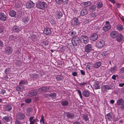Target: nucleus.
I'll list each match as a JSON object with an SVG mask.
<instances>
[{
    "instance_id": "obj_28",
    "label": "nucleus",
    "mask_w": 124,
    "mask_h": 124,
    "mask_svg": "<svg viewBox=\"0 0 124 124\" xmlns=\"http://www.w3.org/2000/svg\"><path fill=\"white\" fill-rule=\"evenodd\" d=\"M116 28L117 30L119 31H121L124 29V28L122 25L121 24L117 25L116 26Z\"/></svg>"
},
{
    "instance_id": "obj_45",
    "label": "nucleus",
    "mask_w": 124,
    "mask_h": 124,
    "mask_svg": "<svg viewBox=\"0 0 124 124\" xmlns=\"http://www.w3.org/2000/svg\"><path fill=\"white\" fill-rule=\"evenodd\" d=\"M27 82L23 80L19 82V84L20 85H23L27 84Z\"/></svg>"
},
{
    "instance_id": "obj_11",
    "label": "nucleus",
    "mask_w": 124,
    "mask_h": 124,
    "mask_svg": "<svg viewBox=\"0 0 124 124\" xmlns=\"http://www.w3.org/2000/svg\"><path fill=\"white\" fill-rule=\"evenodd\" d=\"M72 22V24L74 26L77 25L79 23L78 19L76 18H73Z\"/></svg>"
},
{
    "instance_id": "obj_49",
    "label": "nucleus",
    "mask_w": 124,
    "mask_h": 124,
    "mask_svg": "<svg viewBox=\"0 0 124 124\" xmlns=\"http://www.w3.org/2000/svg\"><path fill=\"white\" fill-rule=\"evenodd\" d=\"M116 69H117L115 68H111L110 69V71L111 72H115Z\"/></svg>"
},
{
    "instance_id": "obj_42",
    "label": "nucleus",
    "mask_w": 124,
    "mask_h": 124,
    "mask_svg": "<svg viewBox=\"0 0 124 124\" xmlns=\"http://www.w3.org/2000/svg\"><path fill=\"white\" fill-rule=\"evenodd\" d=\"M25 101L26 103H29L31 101V99L28 98L25 99Z\"/></svg>"
},
{
    "instance_id": "obj_52",
    "label": "nucleus",
    "mask_w": 124,
    "mask_h": 124,
    "mask_svg": "<svg viewBox=\"0 0 124 124\" xmlns=\"http://www.w3.org/2000/svg\"><path fill=\"white\" fill-rule=\"evenodd\" d=\"M79 84L80 86H81V85L84 86L86 84V82H83L82 83H79Z\"/></svg>"
},
{
    "instance_id": "obj_17",
    "label": "nucleus",
    "mask_w": 124,
    "mask_h": 124,
    "mask_svg": "<svg viewBox=\"0 0 124 124\" xmlns=\"http://www.w3.org/2000/svg\"><path fill=\"white\" fill-rule=\"evenodd\" d=\"M82 94L85 97H87L89 96L90 93L87 90H83L82 92Z\"/></svg>"
},
{
    "instance_id": "obj_31",
    "label": "nucleus",
    "mask_w": 124,
    "mask_h": 124,
    "mask_svg": "<svg viewBox=\"0 0 124 124\" xmlns=\"http://www.w3.org/2000/svg\"><path fill=\"white\" fill-rule=\"evenodd\" d=\"M124 101L122 99H120L117 101V104L118 105H122V104L123 103Z\"/></svg>"
},
{
    "instance_id": "obj_55",
    "label": "nucleus",
    "mask_w": 124,
    "mask_h": 124,
    "mask_svg": "<svg viewBox=\"0 0 124 124\" xmlns=\"http://www.w3.org/2000/svg\"><path fill=\"white\" fill-rule=\"evenodd\" d=\"M116 76L114 75H113L112 77V78L115 80H116Z\"/></svg>"
},
{
    "instance_id": "obj_4",
    "label": "nucleus",
    "mask_w": 124,
    "mask_h": 124,
    "mask_svg": "<svg viewBox=\"0 0 124 124\" xmlns=\"http://www.w3.org/2000/svg\"><path fill=\"white\" fill-rule=\"evenodd\" d=\"M80 42L81 43L85 44L87 43L88 42V38L86 36H82L80 37Z\"/></svg>"
},
{
    "instance_id": "obj_23",
    "label": "nucleus",
    "mask_w": 124,
    "mask_h": 124,
    "mask_svg": "<svg viewBox=\"0 0 124 124\" xmlns=\"http://www.w3.org/2000/svg\"><path fill=\"white\" fill-rule=\"evenodd\" d=\"M66 115L67 117L69 119H72L74 118V115L73 114L69 112L67 113Z\"/></svg>"
},
{
    "instance_id": "obj_14",
    "label": "nucleus",
    "mask_w": 124,
    "mask_h": 124,
    "mask_svg": "<svg viewBox=\"0 0 124 124\" xmlns=\"http://www.w3.org/2000/svg\"><path fill=\"white\" fill-rule=\"evenodd\" d=\"M97 14L95 13H91L88 16L89 19L90 20H92L94 19V18L97 15Z\"/></svg>"
},
{
    "instance_id": "obj_63",
    "label": "nucleus",
    "mask_w": 124,
    "mask_h": 124,
    "mask_svg": "<svg viewBox=\"0 0 124 124\" xmlns=\"http://www.w3.org/2000/svg\"><path fill=\"white\" fill-rule=\"evenodd\" d=\"M110 103L112 104H113L114 102V101L113 100H111L110 101Z\"/></svg>"
},
{
    "instance_id": "obj_62",
    "label": "nucleus",
    "mask_w": 124,
    "mask_h": 124,
    "mask_svg": "<svg viewBox=\"0 0 124 124\" xmlns=\"http://www.w3.org/2000/svg\"><path fill=\"white\" fill-rule=\"evenodd\" d=\"M51 22L52 24H55V22L54 20H53L52 21H51Z\"/></svg>"
},
{
    "instance_id": "obj_48",
    "label": "nucleus",
    "mask_w": 124,
    "mask_h": 124,
    "mask_svg": "<svg viewBox=\"0 0 124 124\" xmlns=\"http://www.w3.org/2000/svg\"><path fill=\"white\" fill-rule=\"evenodd\" d=\"M96 8V7L94 5H93L90 7V10H94Z\"/></svg>"
},
{
    "instance_id": "obj_27",
    "label": "nucleus",
    "mask_w": 124,
    "mask_h": 124,
    "mask_svg": "<svg viewBox=\"0 0 124 124\" xmlns=\"http://www.w3.org/2000/svg\"><path fill=\"white\" fill-rule=\"evenodd\" d=\"M9 14L10 16L12 17L15 16L16 15V12L14 10H11L9 12Z\"/></svg>"
},
{
    "instance_id": "obj_64",
    "label": "nucleus",
    "mask_w": 124,
    "mask_h": 124,
    "mask_svg": "<svg viewBox=\"0 0 124 124\" xmlns=\"http://www.w3.org/2000/svg\"><path fill=\"white\" fill-rule=\"evenodd\" d=\"M121 71L122 72H124V67L122 68L121 69Z\"/></svg>"
},
{
    "instance_id": "obj_19",
    "label": "nucleus",
    "mask_w": 124,
    "mask_h": 124,
    "mask_svg": "<svg viewBox=\"0 0 124 124\" xmlns=\"http://www.w3.org/2000/svg\"><path fill=\"white\" fill-rule=\"evenodd\" d=\"M10 117L8 116L4 117L2 119V120L4 122H7L10 121Z\"/></svg>"
},
{
    "instance_id": "obj_32",
    "label": "nucleus",
    "mask_w": 124,
    "mask_h": 124,
    "mask_svg": "<svg viewBox=\"0 0 124 124\" xmlns=\"http://www.w3.org/2000/svg\"><path fill=\"white\" fill-rule=\"evenodd\" d=\"M103 6V4L101 2H98L96 4V6L98 9L101 8Z\"/></svg>"
},
{
    "instance_id": "obj_40",
    "label": "nucleus",
    "mask_w": 124,
    "mask_h": 124,
    "mask_svg": "<svg viewBox=\"0 0 124 124\" xmlns=\"http://www.w3.org/2000/svg\"><path fill=\"white\" fill-rule=\"evenodd\" d=\"M105 117L106 118L110 120H111V116L110 115V114L109 113L107 114L105 116Z\"/></svg>"
},
{
    "instance_id": "obj_16",
    "label": "nucleus",
    "mask_w": 124,
    "mask_h": 124,
    "mask_svg": "<svg viewBox=\"0 0 124 124\" xmlns=\"http://www.w3.org/2000/svg\"><path fill=\"white\" fill-rule=\"evenodd\" d=\"M94 68V64L92 62L88 63L86 66V68L88 69H92Z\"/></svg>"
},
{
    "instance_id": "obj_41",
    "label": "nucleus",
    "mask_w": 124,
    "mask_h": 124,
    "mask_svg": "<svg viewBox=\"0 0 124 124\" xmlns=\"http://www.w3.org/2000/svg\"><path fill=\"white\" fill-rule=\"evenodd\" d=\"M40 121V122L42 123L43 124H44V117L43 115L41 116V118Z\"/></svg>"
},
{
    "instance_id": "obj_56",
    "label": "nucleus",
    "mask_w": 124,
    "mask_h": 124,
    "mask_svg": "<svg viewBox=\"0 0 124 124\" xmlns=\"http://www.w3.org/2000/svg\"><path fill=\"white\" fill-rule=\"evenodd\" d=\"M108 0L110 1L111 3H112L113 4H114L115 2V0Z\"/></svg>"
},
{
    "instance_id": "obj_36",
    "label": "nucleus",
    "mask_w": 124,
    "mask_h": 124,
    "mask_svg": "<svg viewBox=\"0 0 124 124\" xmlns=\"http://www.w3.org/2000/svg\"><path fill=\"white\" fill-rule=\"evenodd\" d=\"M42 90L43 92H47L48 91L49 88L48 87H41Z\"/></svg>"
},
{
    "instance_id": "obj_46",
    "label": "nucleus",
    "mask_w": 124,
    "mask_h": 124,
    "mask_svg": "<svg viewBox=\"0 0 124 124\" xmlns=\"http://www.w3.org/2000/svg\"><path fill=\"white\" fill-rule=\"evenodd\" d=\"M50 96L52 97V98H54L56 97V94L55 93H51L50 94Z\"/></svg>"
},
{
    "instance_id": "obj_7",
    "label": "nucleus",
    "mask_w": 124,
    "mask_h": 124,
    "mask_svg": "<svg viewBox=\"0 0 124 124\" xmlns=\"http://www.w3.org/2000/svg\"><path fill=\"white\" fill-rule=\"evenodd\" d=\"M119 35L118 32L116 31H111L110 33V36L113 38L117 37Z\"/></svg>"
},
{
    "instance_id": "obj_37",
    "label": "nucleus",
    "mask_w": 124,
    "mask_h": 124,
    "mask_svg": "<svg viewBox=\"0 0 124 124\" xmlns=\"http://www.w3.org/2000/svg\"><path fill=\"white\" fill-rule=\"evenodd\" d=\"M16 37L15 36L13 35H11L9 37V40L12 41H15L16 40Z\"/></svg>"
},
{
    "instance_id": "obj_61",
    "label": "nucleus",
    "mask_w": 124,
    "mask_h": 124,
    "mask_svg": "<svg viewBox=\"0 0 124 124\" xmlns=\"http://www.w3.org/2000/svg\"><path fill=\"white\" fill-rule=\"evenodd\" d=\"M16 124H20V122L19 121L16 120L15 122Z\"/></svg>"
},
{
    "instance_id": "obj_22",
    "label": "nucleus",
    "mask_w": 124,
    "mask_h": 124,
    "mask_svg": "<svg viewBox=\"0 0 124 124\" xmlns=\"http://www.w3.org/2000/svg\"><path fill=\"white\" fill-rule=\"evenodd\" d=\"M118 36L116 39V40L118 42H121L123 39V35L121 34H120L118 35Z\"/></svg>"
},
{
    "instance_id": "obj_44",
    "label": "nucleus",
    "mask_w": 124,
    "mask_h": 124,
    "mask_svg": "<svg viewBox=\"0 0 124 124\" xmlns=\"http://www.w3.org/2000/svg\"><path fill=\"white\" fill-rule=\"evenodd\" d=\"M10 69L9 68H7L5 71V73L6 74H7L9 72V70Z\"/></svg>"
},
{
    "instance_id": "obj_21",
    "label": "nucleus",
    "mask_w": 124,
    "mask_h": 124,
    "mask_svg": "<svg viewBox=\"0 0 124 124\" xmlns=\"http://www.w3.org/2000/svg\"><path fill=\"white\" fill-rule=\"evenodd\" d=\"M94 86V88L95 89H97L100 88V83L98 81H97L95 83Z\"/></svg>"
},
{
    "instance_id": "obj_35",
    "label": "nucleus",
    "mask_w": 124,
    "mask_h": 124,
    "mask_svg": "<svg viewBox=\"0 0 124 124\" xmlns=\"http://www.w3.org/2000/svg\"><path fill=\"white\" fill-rule=\"evenodd\" d=\"M12 109V107L10 105H7L5 107V109L7 111H9Z\"/></svg>"
},
{
    "instance_id": "obj_9",
    "label": "nucleus",
    "mask_w": 124,
    "mask_h": 124,
    "mask_svg": "<svg viewBox=\"0 0 124 124\" xmlns=\"http://www.w3.org/2000/svg\"><path fill=\"white\" fill-rule=\"evenodd\" d=\"M92 46L91 44H88L86 45L85 48V51L87 53L90 52L92 50Z\"/></svg>"
},
{
    "instance_id": "obj_25",
    "label": "nucleus",
    "mask_w": 124,
    "mask_h": 124,
    "mask_svg": "<svg viewBox=\"0 0 124 124\" xmlns=\"http://www.w3.org/2000/svg\"><path fill=\"white\" fill-rule=\"evenodd\" d=\"M13 49L10 46H8L6 48V53L8 55L11 54L12 52Z\"/></svg>"
},
{
    "instance_id": "obj_60",
    "label": "nucleus",
    "mask_w": 124,
    "mask_h": 124,
    "mask_svg": "<svg viewBox=\"0 0 124 124\" xmlns=\"http://www.w3.org/2000/svg\"><path fill=\"white\" fill-rule=\"evenodd\" d=\"M124 85V83L120 84L119 86L121 87H123Z\"/></svg>"
},
{
    "instance_id": "obj_39",
    "label": "nucleus",
    "mask_w": 124,
    "mask_h": 124,
    "mask_svg": "<svg viewBox=\"0 0 124 124\" xmlns=\"http://www.w3.org/2000/svg\"><path fill=\"white\" fill-rule=\"evenodd\" d=\"M82 117L85 121H87L88 120V115H84Z\"/></svg>"
},
{
    "instance_id": "obj_58",
    "label": "nucleus",
    "mask_w": 124,
    "mask_h": 124,
    "mask_svg": "<svg viewBox=\"0 0 124 124\" xmlns=\"http://www.w3.org/2000/svg\"><path fill=\"white\" fill-rule=\"evenodd\" d=\"M3 42L0 40V46H3Z\"/></svg>"
},
{
    "instance_id": "obj_8",
    "label": "nucleus",
    "mask_w": 124,
    "mask_h": 124,
    "mask_svg": "<svg viewBox=\"0 0 124 124\" xmlns=\"http://www.w3.org/2000/svg\"><path fill=\"white\" fill-rule=\"evenodd\" d=\"M35 4L31 1L28 2L26 4V7L28 8H30L33 7L34 6Z\"/></svg>"
},
{
    "instance_id": "obj_30",
    "label": "nucleus",
    "mask_w": 124,
    "mask_h": 124,
    "mask_svg": "<svg viewBox=\"0 0 124 124\" xmlns=\"http://www.w3.org/2000/svg\"><path fill=\"white\" fill-rule=\"evenodd\" d=\"M83 5L86 7H87L90 5L91 3L90 1H88L86 2H83L82 3Z\"/></svg>"
},
{
    "instance_id": "obj_12",
    "label": "nucleus",
    "mask_w": 124,
    "mask_h": 124,
    "mask_svg": "<svg viewBox=\"0 0 124 124\" xmlns=\"http://www.w3.org/2000/svg\"><path fill=\"white\" fill-rule=\"evenodd\" d=\"M7 16L4 13H0V20L5 21L6 20Z\"/></svg>"
},
{
    "instance_id": "obj_10",
    "label": "nucleus",
    "mask_w": 124,
    "mask_h": 124,
    "mask_svg": "<svg viewBox=\"0 0 124 124\" xmlns=\"http://www.w3.org/2000/svg\"><path fill=\"white\" fill-rule=\"evenodd\" d=\"M98 35L96 33L93 34L90 37V39L92 41H94L97 39L98 38Z\"/></svg>"
},
{
    "instance_id": "obj_54",
    "label": "nucleus",
    "mask_w": 124,
    "mask_h": 124,
    "mask_svg": "<svg viewBox=\"0 0 124 124\" xmlns=\"http://www.w3.org/2000/svg\"><path fill=\"white\" fill-rule=\"evenodd\" d=\"M80 73L82 75H84L85 74V71L82 70H80Z\"/></svg>"
},
{
    "instance_id": "obj_29",
    "label": "nucleus",
    "mask_w": 124,
    "mask_h": 124,
    "mask_svg": "<svg viewBox=\"0 0 124 124\" xmlns=\"http://www.w3.org/2000/svg\"><path fill=\"white\" fill-rule=\"evenodd\" d=\"M101 64V63L100 62H97L94 64V68H97L99 67Z\"/></svg>"
},
{
    "instance_id": "obj_34",
    "label": "nucleus",
    "mask_w": 124,
    "mask_h": 124,
    "mask_svg": "<svg viewBox=\"0 0 124 124\" xmlns=\"http://www.w3.org/2000/svg\"><path fill=\"white\" fill-rule=\"evenodd\" d=\"M34 116H32L30 117L29 118V121H30V124H34L35 122L34 120H33Z\"/></svg>"
},
{
    "instance_id": "obj_26",
    "label": "nucleus",
    "mask_w": 124,
    "mask_h": 124,
    "mask_svg": "<svg viewBox=\"0 0 124 124\" xmlns=\"http://www.w3.org/2000/svg\"><path fill=\"white\" fill-rule=\"evenodd\" d=\"M87 9L85 8H84L81 10L80 13L81 15L82 16H84L87 14Z\"/></svg>"
},
{
    "instance_id": "obj_33",
    "label": "nucleus",
    "mask_w": 124,
    "mask_h": 124,
    "mask_svg": "<svg viewBox=\"0 0 124 124\" xmlns=\"http://www.w3.org/2000/svg\"><path fill=\"white\" fill-rule=\"evenodd\" d=\"M69 34L71 36L74 38V37L76 36V32L75 31H72L70 32Z\"/></svg>"
},
{
    "instance_id": "obj_47",
    "label": "nucleus",
    "mask_w": 124,
    "mask_h": 124,
    "mask_svg": "<svg viewBox=\"0 0 124 124\" xmlns=\"http://www.w3.org/2000/svg\"><path fill=\"white\" fill-rule=\"evenodd\" d=\"M4 30V28L3 27H0V34L2 35L3 31Z\"/></svg>"
},
{
    "instance_id": "obj_24",
    "label": "nucleus",
    "mask_w": 124,
    "mask_h": 124,
    "mask_svg": "<svg viewBox=\"0 0 124 124\" xmlns=\"http://www.w3.org/2000/svg\"><path fill=\"white\" fill-rule=\"evenodd\" d=\"M61 103L63 106H68L69 104V101L67 100H64L62 101Z\"/></svg>"
},
{
    "instance_id": "obj_1",
    "label": "nucleus",
    "mask_w": 124,
    "mask_h": 124,
    "mask_svg": "<svg viewBox=\"0 0 124 124\" xmlns=\"http://www.w3.org/2000/svg\"><path fill=\"white\" fill-rule=\"evenodd\" d=\"M36 6L39 9L44 10L47 7V5L45 2L40 1L36 3Z\"/></svg>"
},
{
    "instance_id": "obj_2",
    "label": "nucleus",
    "mask_w": 124,
    "mask_h": 124,
    "mask_svg": "<svg viewBox=\"0 0 124 124\" xmlns=\"http://www.w3.org/2000/svg\"><path fill=\"white\" fill-rule=\"evenodd\" d=\"M111 28L110 22L107 21L105 22V24L103 27L102 29L104 32H106L108 31Z\"/></svg>"
},
{
    "instance_id": "obj_20",
    "label": "nucleus",
    "mask_w": 124,
    "mask_h": 124,
    "mask_svg": "<svg viewBox=\"0 0 124 124\" xmlns=\"http://www.w3.org/2000/svg\"><path fill=\"white\" fill-rule=\"evenodd\" d=\"M13 30L16 32H19L21 31V28L18 26H15L13 27Z\"/></svg>"
},
{
    "instance_id": "obj_13",
    "label": "nucleus",
    "mask_w": 124,
    "mask_h": 124,
    "mask_svg": "<svg viewBox=\"0 0 124 124\" xmlns=\"http://www.w3.org/2000/svg\"><path fill=\"white\" fill-rule=\"evenodd\" d=\"M62 16V13L59 11H57L55 13V16L56 17L59 19Z\"/></svg>"
},
{
    "instance_id": "obj_51",
    "label": "nucleus",
    "mask_w": 124,
    "mask_h": 124,
    "mask_svg": "<svg viewBox=\"0 0 124 124\" xmlns=\"http://www.w3.org/2000/svg\"><path fill=\"white\" fill-rule=\"evenodd\" d=\"M63 77L61 76H58L56 77L57 79L58 80H61L63 79Z\"/></svg>"
},
{
    "instance_id": "obj_50",
    "label": "nucleus",
    "mask_w": 124,
    "mask_h": 124,
    "mask_svg": "<svg viewBox=\"0 0 124 124\" xmlns=\"http://www.w3.org/2000/svg\"><path fill=\"white\" fill-rule=\"evenodd\" d=\"M55 0V1L57 3L60 4L62 3V0Z\"/></svg>"
},
{
    "instance_id": "obj_53",
    "label": "nucleus",
    "mask_w": 124,
    "mask_h": 124,
    "mask_svg": "<svg viewBox=\"0 0 124 124\" xmlns=\"http://www.w3.org/2000/svg\"><path fill=\"white\" fill-rule=\"evenodd\" d=\"M72 74L73 76H77V72H74L72 73Z\"/></svg>"
},
{
    "instance_id": "obj_5",
    "label": "nucleus",
    "mask_w": 124,
    "mask_h": 124,
    "mask_svg": "<svg viewBox=\"0 0 124 124\" xmlns=\"http://www.w3.org/2000/svg\"><path fill=\"white\" fill-rule=\"evenodd\" d=\"M105 43L104 41L102 40L98 41L96 43L97 46L99 48H101L104 45Z\"/></svg>"
},
{
    "instance_id": "obj_59",
    "label": "nucleus",
    "mask_w": 124,
    "mask_h": 124,
    "mask_svg": "<svg viewBox=\"0 0 124 124\" xmlns=\"http://www.w3.org/2000/svg\"><path fill=\"white\" fill-rule=\"evenodd\" d=\"M116 7L117 8H119L120 6V5L119 4H116Z\"/></svg>"
},
{
    "instance_id": "obj_18",
    "label": "nucleus",
    "mask_w": 124,
    "mask_h": 124,
    "mask_svg": "<svg viewBox=\"0 0 124 124\" xmlns=\"http://www.w3.org/2000/svg\"><path fill=\"white\" fill-rule=\"evenodd\" d=\"M44 32L45 34L47 35L50 34L51 33L50 29L49 28H46L44 30Z\"/></svg>"
},
{
    "instance_id": "obj_43",
    "label": "nucleus",
    "mask_w": 124,
    "mask_h": 124,
    "mask_svg": "<svg viewBox=\"0 0 124 124\" xmlns=\"http://www.w3.org/2000/svg\"><path fill=\"white\" fill-rule=\"evenodd\" d=\"M78 93L79 94L80 98L82 99V96L81 91L80 90H78Z\"/></svg>"
},
{
    "instance_id": "obj_15",
    "label": "nucleus",
    "mask_w": 124,
    "mask_h": 124,
    "mask_svg": "<svg viewBox=\"0 0 124 124\" xmlns=\"http://www.w3.org/2000/svg\"><path fill=\"white\" fill-rule=\"evenodd\" d=\"M24 114L22 113H19L17 114L16 118L17 119L21 120L24 118Z\"/></svg>"
},
{
    "instance_id": "obj_6",
    "label": "nucleus",
    "mask_w": 124,
    "mask_h": 124,
    "mask_svg": "<svg viewBox=\"0 0 124 124\" xmlns=\"http://www.w3.org/2000/svg\"><path fill=\"white\" fill-rule=\"evenodd\" d=\"M112 88L110 85H103L101 88V90L103 92H107V90L109 89H111Z\"/></svg>"
},
{
    "instance_id": "obj_3",
    "label": "nucleus",
    "mask_w": 124,
    "mask_h": 124,
    "mask_svg": "<svg viewBox=\"0 0 124 124\" xmlns=\"http://www.w3.org/2000/svg\"><path fill=\"white\" fill-rule=\"evenodd\" d=\"M80 41L79 39L77 37L73 38L71 40V42L72 45L74 46L78 45L80 43Z\"/></svg>"
},
{
    "instance_id": "obj_38",
    "label": "nucleus",
    "mask_w": 124,
    "mask_h": 124,
    "mask_svg": "<svg viewBox=\"0 0 124 124\" xmlns=\"http://www.w3.org/2000/svg\"><path fill=\"white\" fill-rule=\"evenodd\" d=\"M29 20V18L27 16L24 17V18L23 19V22L24 23H26L27 22H28Z\"/></svg>"
},
{
    "instance_id": "obj_57",
    "label": "nucleus",
    "mask_w": 124,
    "mask_h": 124,
    "mask_svg": "<svg viewBox=\"0 0 124 124\" xmlns=\"http://www.w3.org/2000/svg\"><path fill=\"white\" fill-rule=\"evenodd\" d=\"M102 54L103 55H104L105 56H106L107 55V52H103L102 53Z\"/></svg>"
}]
</instances>
